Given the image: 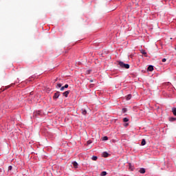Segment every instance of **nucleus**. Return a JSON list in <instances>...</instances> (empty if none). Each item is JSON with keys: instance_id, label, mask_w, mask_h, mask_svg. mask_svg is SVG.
Listing matches in <instances>:
<instances>
[{"instance_id": "obj_1", "label": "nucleus", "mask_w": 176, "mask_h": 176, "mask_svg": "<svg viewBox=\"0 0 176 176\" xmlns=\"http://www.w3.org/2000/svg\"><path fill=\"white\" fill-rule=\"evenodd\" d=\"M118 65H120L121 68H125V69H129V68H130V65H129V63H124L122 61H119Z\"/></svg>"}, {"instance_id": "obj_2", "label": "nucleus", "mask_w": 176, "mask_h": 176, "mask_svg": "<svg viewBox=\"0 0 176 176\" xmlns=\"http://www.w3.org/2000/svg\"><path fill=\"white\" fill-rule=\"evenodd\" d=\"M18 83H20V80H19V78H17V80H16L14 84L6 87L5 90L10 89V87H12V86H14V85H17Z\"/></svg>"}, {"instance_id": "obj_3", "label": "nucleus", "mask_w": 176, "mask_h": 176, "mask_svg": "<svg viewBox=\"0 0 176 176\" xmlns=\"http://www.w3.org/2000/svg\"><path fill=\"white\" fill-rule=\"evenodd\" d=\"M60 91H56L53 96L54 100H57V98H58V97H60Z\"/></svg>"}, {"instance_id": "obj_4", "label": "nucleus", "mask_w": 176, "mask_h": 176, "mask_svg": "<svg viewBox=\"0 0 176 176\" xmlns=\"http://www.w3.org/2000/svg\"><path fill=\"white\" fill-rule=\"evenodd\" d=\"M154 68H153V65H150L148 68H147V71L148 72H152V71H153Z\"/></svg>"}, {"instance_id": "obj_5", "label": "nucleus", "mask_w": 176, "mask_h": 176, "mask_svg": "<svg viewBox=\"0 0 176 176\" xmlns=\"http://www.w3.org/2000/svg\"><path fill=\"white\" fill-rule=\"evenodd\" d=\"M69 93H71V91H65V92L63 93V96L67 98Z\"/></svg>"}, {"instance_id": "obj_6", "label": "nucleus", "mask_w": 176, "mask_h": 176, "mask_svg": "<svg viewBox=\"0 0 176 176\" xmlns=\"http://www.w3.org/2000/svg\"><path fill=\"white\" fill-rule=\"evenodd\" d=\"M81 113L84 116H86V115H87V111H86V109H81Z\"/></svg>"}, {"instance_id": "obj_7", "label": "nucleus", "mask_w": 176, "mask_h": 176, "mask_svg": "<svg viewBox=\"0 0 176 176\" xmlns=\"http://www.w3.org/2000/svg\"><path fill=\"white\" fill-rule=\"evenodd\" d=\"M69 86V85L68 84L65 85V86H63L60 88V91H64L65 89H68Z\"/></svg>"}, {"instance_id": "obj_8", "label": "nucleus", "mask_w": 176, "mask_h": 176, "mask_svg": "<svg viewBox=\"0 0 176 176\" xmlns=\"http://www.w3.org/2000/svg\"><path fill=\"white\" fill-rule=\"evenodd\" d=\"M109 156V153H108V152L104 151V152L102 153V157H108Z\"/></svg>"}, {"instance_id": "obj_9", "label": "nucleus", "mask_w": 176, "mask_h": 176, "mask_svg": "<svg viewBox=\"0 0 176 176\" xmlns=\"http://www.w3.org/2000/svg\"><path fill=\"white\" fill-rule=\"evenodd\" d=\"M72 164H73L74 168H78V166H79V164L76 162V161H74L72 162Z\"/></svg>"}, {"instance_id": "obj_10", "label": "nucleus", "mask_w": 176, "mask_h": 176, "mask_svg": "<svg viewBox=\"0 0 176 176\" xmlns=\"http://www.w3.org/2000/svg\"><path fill=\"white\" fill-rule=\"evenodd\" d=\"M141 53L142 54H144V57H148V54H146V51L142 50Z\"/></svg>"}, {"instance_id": "obj_11", "label": "nucleus", "mask_w": 176, "mask_h": 176, "mask_svg": "<svg viewBox=\"0 0 176 176\" xmlns=\"http://www.w3.org/2000/svg\"><path fill=\"white\" fill-rule=\"evenodd\" d=\"M141 145L142 146L146 145V140L145 139L142 140Z\"/></svg>"}, {"instance_id": "obj_12", "label": "nucleus", "mask_w": 176, "mask_h": 176, "mask_svg": "<svg viewBox=\"0 0 176 176\" xmlns=\"http://www.w3.org/2000/svg\"><path fill=\"white\" fill-rule=\"evenodd\" d=\"M139 173H140V174H145V168H140Z\"/></svg>"}, {"instance_id": "obj_13", "label": "nucleus", "mask_w": 176, "mask_h": 176, "mask_svg": "<svg viewBox=\"0 0 176 176\" xmlns=\"http://www.w3.org/2000/svg\"><path fill=\"white\" fill-rule=\"evenodd\" d=\"M172 112H173V115L175 116H176V108L175 107L172 108Z\"/></svg>"}, {"instance_id": "obj_14", "label": "nucleus", "mask_w": 176, "mask_h": 176, "mask_svg": "<svg viewBox=\"0 0 176 176\" xmlns=\"http://www.w3.org/2000/svg\"><path fill=\"white\" fill-rule=\"evenodd\" d=\"M34 116H37L38 115H41V111H36L34 113Z\"/></svg>"}, {"instance_id": "obj_15", "label": "nucleus", "mask_w": 176, "mask_h": 176, "mask_svg": "<svg viewBox=\"0 0 176 176\" xmlns=\"http://www.w3.org/2000/svg\"><path fill=\"white\" fill-rule=\"evenodd\" d=\"M61 86H63V84H61V83H57V84H56V89H60V88H61V87H62Z\"/></svg>"}, {"instance_id": "obj_16", "label": "nucleus", "mask_w": 176, "mask_h": 176, "mask_svg": "<svg viewBox=\"0 0 176 176\" xmlns=\"http://www.w3.org/2000/svg\"><path fill=\"white\" fill-rule=\"evenodd\" d=\"M98 159V157L96 156V155H93L91 157V160H97Z\"/></svg>"}, {"instance_id": "obj_17", "label": "nucleus", "mask_w": 176, "mask_h": 176, "mask_svg": "<svg viewBox=\"0 0 176 176\" xmlns=\"http://www.w3.org/2000/svg\"><path fill=\"white\" fill-rule=\"evenodd\" d=\"M169 120H170V122H175L176 118L171 117V118H169Z\"/></svg>"}, {"instance_id": "obj_18", "label": "nucleus", "mask_w": 176, "mask_h": 176, "mask_svg": "<svg viewBox=\"0 0 176 176\" xmlns=\"http://www.w3.org/2000/svg\"><path fill=\"white\" fill-rule=\"evenodd\" d=\"M126 100H127V101H129V100H131V94L127 95Z\"/></svg>"}, {"instance_id": "obj_19", "label": "nucleus", "mask_w": 176, "mask_h": 176, "mask_svg": "<svg viewBox=\"0 0 176 176\" xmlns=\"http://www.w3.org/2000/svg\"><path fill=\"white\" fill-rule=\"evenodd\" d=\"M122 113H126V112H127V108H122Z\"/></svg>"}, {"instance_id": "obj_20", "label": "nucleus", "mask_w": 176, "mask_h": 176, "mask_svg": "<svg viewBox=\"0 0 176 176\" xmlns=\"http://www.w3.org/2000/svg\"><path fill=\"white\" fill-rule=\"evenodd\" d=\"M123 122H124V123H127V122H129V118H123Z\"/></svg>"}, {"instance_id": "obj_21", "label": "nucleus", "mask_w": 176, "mask_h": 176, "mask_svg": "<svg viewBox=\"0 0 176 176\" xmlns=\"http://www.w3.org/2000/svg\"><path fill=\"white\" fill-rule=\"evenodd\" d=\"M100 175H101V176H105V175H107V171H102V172H101Z\"/></svg>"}, {"instance_id": "obj_22", "label": "nucleus", "mask_w": 176, "mask_h": 176, "mask_svg": "<svg viewBox=\"0 0 176 176\" xmlns=\"http://www.w3.org/2000/svg\"><path fill=\"white\" fill-rule=\"evenodd\" d=\"M102 141H108V137L107 136H104L102 138Z\"/></svg>"}, {"instance_id": "obj_23", "label": "nucleus", "mask_w": 176, "mask_h": 176, "mask_svg": "<svg viewBox=\"0 0 176 176\" xmlns=\"http://www.w3.org/2000/svg\"><path fill=\"white\" fill-rule=\"evenodd\" d=\"M12 168H13V166H12V165H10L8 166V171H12Z\"/></svg>"}, {"instance_id": "obj_24", "label": "nucleus", "mask_w": 176, "mask_h": 176, "mask_svg": "<svg viewBox=\"0 0 176 176\" xmlns=\"http://www.w3.org/2000/svg\"><path fill=\"white\" fill-rule=\"evenodd\" d=\"M162 63H166L167 61V59L166 58H162Z\"/></svg>"}, {"instance_id": "obj_25", "label": "nucleus", "mask_w": 176, "mask_h": 176, "mask_svg": "<svg viewBox=\"0 0 176 176\" xmlns=\"http://www.w3.org/2000/svg\"><path fill=\"white\" fill-rule=\"evenodd\" d=\"M127 126H129V123H125V124H124V126H125V127H127Z\"/></svg>"}, {"instance_id": "obj_26", "label": "nucleus", "mask_w": 176, "mask_h": 176, "mask_svg": "<svg viewBox=\"0 0 176 176\" xmlns=\"http://www.w3.org/2000/svg\"><path fill=\"white\" fill-rule=\"evenodd\" d=\"M87 144H88V145H89V144H91V142L88 141V142H87Z\"/></svg>"}, {"instance_id": "obj_27", "label": "nucleus", "mask_w": 176, "mask_h": 176, "mask_svg": "<svg viewBox=\"0 0 176 176\" xmlns=\"http://www.w3.org/2000/svg\"><path fill=\"white\" fill-rule=\"evenodd\" d=\"M31 78H35V76H32Z\"/></svg>"}]
</instances>
